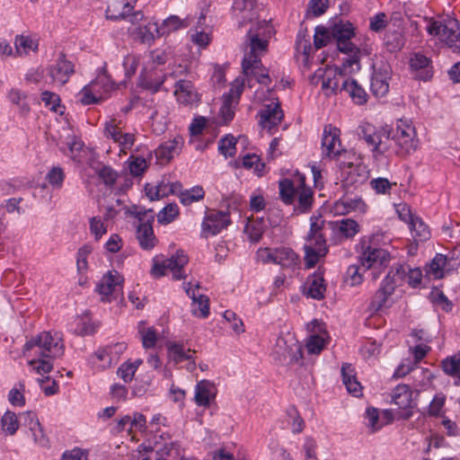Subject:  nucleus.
<instances>
[{"label": "nucleus", "mask_w": 460, "mask_h": 460, "mask_svg": "<svg viewBox=\"0 0 460 460\" xmlns=\"http://www.w3.org/2000/svg\"><path fill=\"white\" fill-rule=\"evenodd\" d=\"M272 26L266 21L253 24L249 30L243 45L242 68L248 82L252 78L263 85L270 83L268 70L262 66L261 58L268 51L269 40L273 35Z\"/></svg>", "instance_id": "nucleus-1"}, {"label": "nucleus", "mask_w": 460, "mask_h": 460, "mask_svg": "<svg viewBox=\"0 0 460 460\" xmlns=\"http://www.w3.org/2000/svg\"><path fill=\"white\" fill-rule=\"evenodd\" d=\"M340 137L341 130L338 128L332 125L324 127L322 137V155L339 162L340 168L347 174L345 181L348 184L361 183L366 177L358 172V168L350 161L353 155L342 146Z\"/></svg>", "instance_id": "nucleus-2"}, {"label": "nucleus", "mask_w": 460, "mask_h": 460, "mask_svg": "<svg viewBox=\"0 0 460 460\" xmlns=\"http://www.w3.org/2000/svg\"><path fill=\"white\" fill-rule=\"evenodd\" d=\"M361 68L358 57L356 55L343 59L341 67L327 66L318 69L312 77V83L320 84L321 90L325 96L336 94L341 89L344 76L358 72Z\"/></svg>", "instance_id": "nucleus-3"}, {"label": "nucleus", "mask_w": 460, "mask_h": 460, "mask_svg": "<svg viewBox=\"0 0 460 460\" xmlns=\"http://www.w3.org/2000/svg\"><path fill=\"white\" fill-rule=\"evenodd\" d=\"M64 350L62 334L58 332H42L27 341L23 347L25 357L56 358L61 357Z\"/></svg>", "instance_id": "nucleus-4"}, {"label": "nucleus", "mask_w": 460, "mask_h": 460, "mask_svg": "<svg viewBox=\"0 0 460 460\" xmlns=\"http://www.w3.org/2000/svg\"><path fill=\"white\" fill-rule=\"evenodd\" d=\"M188 262L189 258L182 250L177 251L168 259L162 254L155 255L152 259L150 275L154 279H160L165 276L167 271H170L174 280L184 279L187 276L184 268Z\"/></svg>", "instance_id": "nucleus-5"}, {"label": "nucleus", "mask_w": 460, "mask_h": 460, "mask_svg": "<svg viewBox=\"0 0 460 460\" xmlns=\"http://www.w3.org/2000/svg\"><path fill=\"white\" fill-rule=\"evenodd\" d=\"M426 31L431 36L438 38L455 50L460 51V26L458 21L448 18L444 22L429 19Z\"/></svg>", "instance_id": "nucleus-6"}, {"label": "nucleus", "mask_w": 460, "mask_h": 460, "mask_svg": "<svg viewBox=\"0 0 460 460\" xmlns=\"http://www.w3.org/2000/svg\"><path fill=\"white\" fill-rule=\"evenodd\" d=\"M391 138L394 141L401 155L414 153L419 146V139L415 127L408 119H399L394 129L391 128Z\"/></svg>", "instance_id": "nucleus-7"}, {"label": "nucleus", "mask_w": 460, "mask_h": 460, "mask_svg": "<svg viewBox=\"0 0 460 460\" xmlns=\"http://www.w3.org/2000/svg\"><path fill=\"white\" fill-rule=\"evenodd\" d=\"M260 94L259 91L255 93L256 98L262 101V107L259 111V124L270 134H273L284 117L280 103L270 90H268L269 97L267 98L261 99Z\"/></svg>", "instance_id": "nucleus-8"}, {"label": "nucleus", "mask_w": 460, "mask_h": 460, "mask_svg": "<svg viewBox=\"0 0 460 460\" xmlns=\"http://www.w3.org/2000/svg\"><path fill=\"white\" fill-rule=\"evenodd\" d=\"M257 258L263 263H275L284 269L295 270L298 267L299 256L288 247H279L276 249L261 248L257 251Z\"/></svg>", "instance_id": "nucleus-9"}, {"label": "nucleus", "mask_w": 460, "mask_h": 460, "mask_svg": "<svg viewBox=\"0 0 460 460\" xmlns=\"http://www.w3.org/2000/svg\"><path fill=\"white\" fill-rule=\"evenodd\" d=\"M244 81L243 77L235 78L231 84L229 92L223 95V103L218 113L219 124H227L234 119L235 108L244 88Z\"/></svg>", "instance_id": "nucleus-10"}, {"label": "nucleus", "mask_w": 460, "mask_h": 460, "mask_svg": "<svg viewBox=\"0 0 460 460\" xmlns=\"http://www.w3.org/2000/svg\"><path fill=\"white\" fill-rule=\"evenodd\" d=\"M332 33L336 39L337 47L340 51L351 56H358L360 58V51L357 49L354 44L350 41L354 36V27L349 22H340L333 25Z\"/></svg>", "instance_id": "nucleus-11"}, {"label": "nucleus", "mask_w": 460, "mask_h": 460, "mask_svg": "<svg viewBox=\"0 0 460 460\" xmlns=\"http://www.w3.org/2000/svg\"><path fill=\"white\" fill-rule=\"evenodd\" d=\"M165 348L168 364L177 366L184 361H188V370L193 371L196 368L194 357L196 351L186 348L182 341H168L165 343Z\"/></svg>", "instance_id": "nucleus-12"}, {"label": "nucleus", "mask_w": 460, "mask_h": 460, "mask_svg": "<svg viewBox=\"0 0 460 460\" xmlns=\"http://www.w3.org/2000/svg\"><path fill=\"white\" fill-rule=\"evenodd\" d=\"M109 85L104 78H97L85 85L77 94L83 105L96 104L108 98Z\"/></svg>", "instance_id": "nucleus-13"}, {"label": "nucleus", "mask_w": 460, "mask_h": 460, "mask_svg": "<svg viewBox=\"0 0 460 460\" xmlns=\"http://www.w3.org/2000/svg\"><path fill=\"white\" fill-rule=\"evenodd\" d=\"M391 128L388 126L376 129L371 124H365L360 127V135L368 146H372L374 152L384 154L387 150L385 140L391 137Z\"/></svg>", "instance_id": "nucleus-14"}, {"label": "nucleus", "mask_w": 460, "mask_h": 460, "mask_svg": "<svg viewBox=\"0 0 460 460\" xmlns=\"http://www.w3.org/2000/svg\"><path fill=\"white\" fill-rule=\"evenodd\" d=\"M307 330L310 332L305 343L307 352L320 354L329 341L324 323L318 320H313L307 324Z\"/></svg>", "instance_id": "nucleus-15"}, {"label": "nucleus", "mask_w": 460, "mask_h": 460, "mask_svg": "<svg viewBox=\"0 0 460 460\" xmlns=\"http://www.w3.org/2000/svg\"><path fill=\"white\" fill-rule=\"evenodd\" d=\"M183 288L192 301L190 306L191 314L198 318H207L210 313L209 298L206 295L199 293V284L183 283Z\"/></svg>", "instance_id": "nucleus-16"}, {"label": "nucleus", "mask_w": 460, "mask_h": 460, "mask_svg": "<svg viewBox=\"0 0 460 460\" xmlns=\"http://www.w3.org/2000/svg\"><path fill=\"white\" fill-rule=\"evenodd\" d=\"M122 121L115 118L105 123L104 135L119 145L121 151L126 153L135 143V136L131 133L122 132Z\"/></svg>", "instance_id": "nucleus-17"}, {"label": "nucleus", "mask_w": 460, "mask_h": 460, "mask_svg": "<svg viewBox=\"0 0 460 460\" xmlns=\"http://www.w3.org/2000/svg\"><path fill=\"white\" fill-rule=\"evenodd\" d=\"M328 249L326 242L321 232H311L305 245V261L307 268H313L319 259L324 256Z\"/></svg>", "instance_id": "nucleus-18"}, {"label": "nucleus", "mask_w": 460, "mask_h": 460, "mask_svg": "<svg viewBox=\"0 0 460 460\" xmlns=\"http://www.w3.org/2000/svg\"><path fill=\"white\" fill-rule=\"evenodd\" d=\"M122 277L117 272L110 271L104 275L96 286V291L102 296V301L111 302L122 289Z\"/></svg>", "instance_id": "nucleus-19"}, {"label": "nucleus", "mask_w": 460, "mask_h": 460, "mask_svg": "<svg viewBox=\"0 0 460 460\" xmlns=\"http://www.w3.org/2000/svg\"><path fill=\"white\" fill-rule=\"evenodd\" d=\"M374 73L371 79L370 90L372 93L382 98L389 92V80L391 79L392 70L388 64L382 63L380 66L374 64Z\"/></svg>", "instance_id": "nucleus-20"}, {"label": "nucleus", "mask_w": 460, "mask_h": 460, "mask_svg": "<svg viewBox=\"0 0 460 460\" xmlns=\"http://www.w3.org/2000/svg\"><path fill=\"white\" fill-rule=\"evenodd\" d=\"M20 417L22 420V425L28 429L27 435L31 437L34 444L40 447H47L49 446V439L44 433L37 414L32 411H27Z\"/></svg>", "instance_id": "nucleus-21"}, {"label": "nucleus", "mask_w": 460, "mask_h": 460, "mask_svg": "<svg viewBox=\"0 0 460 460\" xmlns=\"http://www.w3.org/2000/svg\"><path fill=\"white\" fill-rule=\"evenodd\" d=\"M391 261L390 253L381 248L367 246L360 256V263L364 270L375 269L380 270Z\"/></svg>", "instance_id": "nucleus-22"}, {"label": "nucleus", "mask_w": 460, "mask_h": 460, "mask_svg": "<svg viewBox=\"0 0 460 460\" xmlns=\"http://www.w3.org/2000/svg\"><path fill=\"white\" fill-rule=\"evenodd\" d=\"M125 220L136 227L137 230H153L155 213L153 210H141L137 207L124 210Z\"/></svg>", "instance_id": "nucleus-23"}, {"label": "nucleus", "mask_w": 460, "mask_h": 460, "mask_svg": "<svg viewBox=\"0 0 460 460\" xmlns=\"http://www.w3.org/2000/svg\"><path fill=\"white\" fill-rule=\"evenodd\" d=\"M74 73V65L66 60L64 56H61L49 69L52 83L59 86L66 84Z\"/></svg>", "instance_id": "nucleus-24"}, {"label": "nucleus", "mask_w": 460, "mask_h": 460, "mask_svg": "<svg viewBox=\"0 0 460 460\" xmlns=\"http://www.w3.org/2000/svg\"><path fill=\"white\" fill-rule=\"evenodd\" d=\"M232 11L240 24L252 22L258 17L255 0H234Z\"/></svg>", "instance_id": "nucleus-25"}, {"label": "nucleus", "mask_w": 460, "mask_h": 460, "mask_svg": "<svg viewBox=\"0 0 460 460\" xmlns=\"http://www.w3.org/2000/svg\"><path fill=\"white\" fill-rule=\"evenodd\" d=\"M394 291L395 288L393 287V284L383 280L379 289L375 293L370 301L369 309L373 312H378L390 307L393 304L391 296Z\"/></svg>", "instance_id": "nucleus-26"}, {"label": "nucleus", "mask_w": 460, "mask_h": 460, "mask_svg": "<svg viewBox=\"0 0 460 460\" xmlns=\"http://www.w3.org/2000/svg\"><path fill=\"white\" fill-rule=\"evenodd\" d=\"M164 78L165 75L162 70L145 66L139 78V84L142 88L155 93L161 88Z\"/></svg>", "instance_id": "nucleus-27"}, {"label": "nucleus", "mask_w": 460, "mask_h": 460, "mask_svg": "<svg viewBox=\"0 0 460 460\" xmlns=\"http://www.w3.org/2000/svg\"><path fill=\"white\" fill-rule=\"evenodd\" d=\"M217 387L208 380H201L195 386L194 402L203 408H208L217 396Z\"/></svg>", "instance_id": "nucleus-28"}, {"label": "nucleus", "mask_w": 460, "mask_h": 460, "mask_svg": "<svg viewBox=\"0 0 460 460\" xmlns=\"http://www.w3.org/2000/svg\"><path fill=\"white\" fill-rule=\"evenodd\" d=\"M458 266H460V259L454 260L453 256L438 253L429 263L428 273L433 275L435 279H441L446 270L449 271Z\"/></svg>", "instance_id": "nucleus-29"}, {"label": "nucleus", "mask_w": 460, "mask_h": 460, "mask_svg": "<svg viewBox=\"0 0 460 460\" xmlns=\"http://www.w3.org/2000/svg\"><path fill=\"white\" fill-rule=\"evenodd\" d=\"M173 93L177 102L186 106L197 103L199 100L193 84L187 80L176 82Z\"/></svg>", "instance_id": "nucleus-30"}, {"label": "nucleus", "mask_w": 460, "mask_h": 460, "mask_svg": "<svg viewBox=\"0 0 460 460\" xmlns=\"http://www.w3.org/2000/svg\"><path fill=\"white\" fill-rule=\"evenodd\" d=\"M182 144V138L180 137H176L173 139H170L161 144L155 151L158 163L161 164L169 163L175 155L179 154Z\"/></svg>", "instance_id": "nucleus-31"}, {"label": "nucleus", "mask_w": 460, "mask_h": 460, "mask_svg": "<svg viewBox=\"0 0 460 460\" xmlns=\"http://www.w3.org/2000/svg\"><path fill=\"white\" fill-rule=\"evenodd\" d=\"M230 225L229 213L216 209L208 211L202 222L203 230H222Z\"/></svg>", "instance_id": "nucleus-32"}, {"label": "nucleus", "mask_w": 460, "mask_h": 460, "mask_svg": "<svg viewBox=\"0 0 460 460\" xmlns=\"http://www.w3.org/2000/svg\"><path fill=\"white\" fill-rule=\"evenodd\" d=\"M413 393L408 385L401 384L396 385L392 391V402L400 409H412L416 406Z\"/></svg>", "instance_id": "nucleus-33"}, {"label": "nucleus", "mask_w": 460, "mask_h": 460, "mask_svg": "<svg viewBox=\"0 0 460 460\" xmlns=\"http://www.w3.org/2000/svg\"><path fill=\"white\" fill-rule=\"evenodd\" d=\"M132 34L141 43L147 45H151L156 38L162 37L159 25L153 21H147L138 27L132 29Z\"/></svg>", "instance_id": "nucleus-34"}, {"label": "nucleus", "mask_w": 460, "mask_h": 460, "mask_svg": "<svg viewBox=\"0 0 460 460\" xmlns=\"http://www.w3.org/2000/svg\"><path fill=\"white\" fill-rule=\"evenodd\" d=\"M342 382L347 391L355 397L362 395V386L356 376L355 368L351 364L344 363L341 367Z\"/></svg>", "instance_id": "nucleus-35"}, {"label": "nucleus", "mask_w": 460, "mask_h": 460, "mask_svg": "<svg viewBox=\"0 0 460 460\" xmlns=\"http://www.w3.org/2000/svg\"><path fill=\"white\" fill-rule=\"evenodd\" d=\"M411 377L414 392L417 396L420 392L425 391L431 386L434 375L429 368L416 367L412 370Z\"/></svg>", "instance_id": "nucleus-36"}, {"label": "nucleus", "mask_w": 460, "mask_h": 460, "mask_svg": "<svg viewBox=\"0 0 460 460\" xmlns=\"http://www.w3.org/2000/svg\"><path fill=\"white\" fill-rule=\"evenodd\" d=\"M394 207L398 217L407 224L410 230H418L424 227L422 219L412 213L408 204L399 203L395 204Z\"/></svg>", "instance_id": "nucleus-37"}, {"label": "nucleus", "mask_w": 460, "mask_h": 460, "mask_svg": "<svg viewBox=\"0 0 460 460\" xmlns=\"http://www.w3.org/2000/svg\"><path fill=\"white\" fill-rule=\"evenodd\" d=\"M444 373L454 379V385L460 386V353L447 357L441 361Z\"/></svg>", "instance_id": "nucleus-38"}, {"label": "nucleus", "mask_w": 460, "mask_h": 460, "mask_svg": "<svg viewBox=\"0 0 460 460\" xmlns=\"http://www.w3.org/2000/svg\"><path fill=\"white\" fill-rule=\"evenodd\" d=\"M132 8L127 0H109L106 16L111 20L124 18L132 11Z\"/></svg>", "instance_id": "nucleus-39"}, {"label": "nucleus", "mask_w": 460, "mask_h": 460, "mask_svg": "<svg viewBox=\"0 0 460 460\" xmlns=\"http://www.w3.org/2000/svg\"><path fill=\"white\" fill-rule=\"evenodd\" d=\"M341 89L345 91L357 104L361 105L367 101V93L354 79L348 78L347 80H343Z\"/></svg>", "instance_id": "nucleus-40"}, {"label": "nucleus", "mask_w": 460, "mask_h": 460, "mask_svg": "<svg viewBox=\"0 0 460 460\" xmlns=\"http://www.w3.org/2000/svg\"><path fill=\"white\" fill-rule=\"evenodd\" d=\"M15 54L19 57L29 55L31 52H37L38 40L24 35H17L14 40Z\"/></svg>", "instance_id": "nucleus-41"}, {"label": "nucleus", "mask_w": 460, "mask_h": 460, "mask_svg": "<svg viewBox=\"0 0 460 460\" xmlns=\"http://www.w3.org/2000/svg\"><path fill=\"white\" fill-rule=\"evenodd\" d=\"M137 332L144 349H154L158 341L157 331L153 326H146L144 322H140L137 326Z\"/></svg>", "instance_id": "nucleus-42"}, {"label": "nucleus", "mask_w": 460, "mask_h": 460, "mask_svg": "<svg viewBox=\"0 0 460 460\" xmlns=\"http://www.w3.org/2000/svg\"><path fill=\"white\" fill-rule=\"evenodd\" d=\"M299 174L300 173H296L291 180L284 179L279 181V194L283 201L287 204H291L296 195Z\"/></svg>", "instance_id": "nucleus-43"}, {"label": "nucleus", "mask_w": 460, "mask_h": 460, "mask_svg": "<svg viewBox=\"0 0 460 460\" xmlns=\"http://www.w3.org/2000/svg\"><path fill=\"white\" fill-rule=\"evenodd\" d=\"M307 292L306 295L314 299H323L326 290L324 279L322 274H314L307 279Z\"/></svg>", "instance_id": "nucleus-44"}, {"label": "nucleus", "mask_w": 460, "mask_h": 460, "mask_svg": "<svg viewBox=\"0 0 460 460\" xmlns=\"http://www.w3.org/2000/svg\"><path fill=\"white\" fill-rule=\"evenodd\" d=\"M409 268L410 266L407 264L396 263L390 269L384 280L393 284V287L395 288L397 286L406 282Z\"/></svg>", "instance_id": "nucleus-45"}, {"label": "nucleus", "mask_w": 460, "mask_h": 460, "mask_svg": "<svg viewBox=\"0 0 460 460\" xmlns=\"http://www.w3.org/2000/svg\"><path fill=\"white\" fill-rule=\"evenodd\" d=\"M190 25L189 20L181 19L177 15H171L163 21L159 25L161 36L168 35L171 32L176 31L180 29H185Z\"/></svg>", "instance_id": "nucleus-46"}, {"label": "nucleus", "mask_w": 460, "mask_h": 460, "mask_svg": "<svg viewBox=\"0 0 460 460\" xmlns=\"http://www.w3.org/2000/svg\"><path fill=\"white\" fill-rule=\"evenodd\" d=\"M305 177L303 174L298 175L297 191L299 206L304 209H308L313 202V190L305 186Z\"/></svg>", "instance_id": "nucleus-47"}, {"label": "nucleus", "mask_w": 460, "mask_h": 460, "mask_svg": "<svg viewBox=\"0 0 460 460\" xmlns=\"http://www.w3.org/2000/svg\"><path fill=\"white\" fill-rule=\"evenodd\" d=\"M8 100L19 110L22 116L30 112V105L27 102V94L19 89L13 88L8 93Z\"/></svg>", "instance_id": "nucleus-48"}, {"label": "nucleus", "mask_w": 460, "mask_h": 460, "mask_svg": "<svg viewBox=\"0 0 460 460\" xmlns=\"http://www.w3.org/2000/svg\"><path fill=\"white\" fill-rule=\"evenodd\" d=\"M75 323L74 332L81 336L93 334L98 329V325L92 321L88 314L77 316Z\"/></svg>", "instance_id": "nucleus-49"}, {"label": "nucleus", "mask_w": 460, "mask_h": 460, "mask_svg": "<svg viewBox=\"0 0 460 460\" xmlns=\"http://www.w3.org/2000/svg\"><path fill=\"white\" fill-rule=\"evenodd\" d=\"M20 420L18 416L11 411H7L1 418V429L5 436H13L17 432L20 427Z\"/></svg>", "instance_id": "nucleus-50"}, {"label": "nucleus", "mask_w": 460, "mask_h": 460, "mask_svg": "<svg viewBox=\"0 0 460 460\" xmlns=\"http://www.w3.org/2000/svg\"><path fill=\"white\" fill-rule=\"evenodd\" d=\"M205 197V190L201 186H194L189 190L181 191L179 195L180 201L184 206H189L194 202L200 201Z\"/></svg>", "instance_id": "nucleus-51"}, {"label": "nucleus", "mask_w": 460, "mask_h": 460, "mask_svg": "<svg viewBox=\"0 0 460 460\" xmlns=\"http://www.w3.org/2000/svg\"><path fill=\"white\" fill-rule=\"evenodd\" d=\"M116 217L114 209H109L103 218L93 217L90 219V230H107L112 228L113 218Z\"/></svg>", "instance_id": "nucleus-52"}, {"label": "nucleus", "mask_w": 460, "mask_h": 460, "mask_svg": "<svg viewBox=\"0 0 460 460\" xmlns=\"http://www.w3.org/2000/svg\"><path fill=\"white\" fill-rule=\"evenodd\" d=\"M29 358V365L39 375H45L52 370L53 364L52 358L48 357H27Z\"/></svg>", "instance_id": "nucleus-53"}, {"label": "nucleus", "mask_w": 460, "mask_h": 460, "mask_svg": "<svg viewBox=\"0 0 460 460\" xmlns=\"http://www.w3.org/2000/svg\"><path fill=\"white\" fill-rule=\"evenodd\" d=\"M180 444L176 440L172 438L165 441L162 446L157 445L156 448H152L151 452H155V455H160L161 457L164 456H179L180 455Z\"/></svg>", "instance_id": "nucleus-54"}, {"label": "nucleus", "mask_w": 460, "mask_h": 460, "mask_svg": "<svg viewBox=\"0 0 460 460\" xmlns=\"http://www.w3.org/2000/svg\"><path fill=\"white\" fill-rule=\"evenodd\" d=\"M189 36L192 43H194L201 49L207 48L210 44L212 40L210 32L206 30H190L189 31Z\"/></svg>", "instance_id": "nucleus-55"}, {"label": "nucleus", "mask_w": 460, "mask_h": 460, "mask_svg": "<svg viewBox=\"0 0 460 460\" xmlns=\"http://www.w3.org/2000/svg\"><path fill=\"white\" fill-rule=\"evenodd\" d=\"M178 216V205L175 203H170L157 214V221L160 224L167 225L172 222Z\"/></svg>", "instance_id": "nucleus-56"}, {"label": "nucleus", "mask_w": 460, "mask_h": 460, "mask_svg": "<svg viewBox=\"0 0 460 460\" xmlns=\"http://www.w3.org/2000/svg\"><path fill=\"white\" fill-rule=\"evenodd\" d=\"M429 64V58L420 53L413 54L410 59V66L413 70H423L425 73V75L423 76L424 79L429 77V73L427 70Z\"/></svg>", "instance_id": "nucleus-57"}, {"label": "nucleus", "mask_w": 460, "mask_h": 460, "mask_svg": "<svg viewBox=\"0 0 460 460\" xmlns=\"http://www.w3.org/2000/svg\"><path fill=\"white\" fill-rule=\"evenodd\" d=\"M236 139L232 136H226L219 142L218 149L225 157H232L236 153Z\"/></svg>", "instance_id": "nucleus-58"}, {"label": "nucleus", "mask_w": 460, "mask_h": 460, "mask_svg": "<svg viewBox=\"0 0 460 460\" xmlns=\"http://www.w3.org/2000/svg\"><path fill=\"white\" fill-rule=\"evenodd\" d=\"M242 164L246 169H253V172L258 175H261L264 169V164L261 163V158L256 155H246L243 156Z\"/></svg>", "instance_id": "nucleus-59"}, {"label": "nucleus", "mask_w": 460, "mask_h": 460, "mask_svg": "<svg viewBox=\"0 0 460 460\" xmlns=\"http://www.w3.org/2000/svg\"><path fill=\"white\" fill-rule=\"evenodd\" d=\"M410 337L411 339V342L414 344H427L429 343L433 340V336L428 330L423 328H414L411 330L410 333Z\"/></svg>", "instance_id": "nucleus-60"}, {"label": "nucleus", "mask_w": 460, "mask_h": 460, "mask_svg": "<svg viewBox=\"0 0 460 460\" xmlns=\"http://www.w3.org/2000/svg\"><path fill=\"white\" fill-rule=\"evenodd\" d=\"M147 168V163L145 158L139 156H130L128 159V169L133 176L141 175Z\"/></svg>", "instance_id": "nucleus-61"}, {"label": "nucleus", "mask_w": 460, "mask_h": 460, "mask_svg": "<svg viewBox=\"0 0 460 460\" xmlns=\"http://www.w3.org/2000/svg\"><path fill=\"white\" fill-rule=\"evenodd\" d=\"M362 268L361 264H353L347 269L345 279L350 286H357L362 282L363 277L360 272Z\"/></svg>", "instance_id": "nucleus-62"}, {"label": "nucleus", "mask_w": 460, "mask_h": 460, "mask_svg": "<svg viewBox=\"0 0 460 460\" xmlns=\"http://www.w3.org/2000/svg\"><path fill=\"white\" fill-rule=\"evenodd\" d=\"M139 245L144 250H152L157 243L155 232H137V236Z\"/></svg>", "instance_id": "nucleus-63"}, {"label": "nucleus", "mask_w": 460, "mask_h": 460, "mask_svg": "<svg viewBox=\"0 0 460 460\" xmlns=\"http://www.w3.org/2000/svg\"><path fill=\"white\" fill-rule=\"evenodd\" d=\"M89 459V450L81 448L78 447H75L70 450H66L62 456L60 460H88Z\"/></svg>", "instance_id": "nucleus-64"}]
</instances>
